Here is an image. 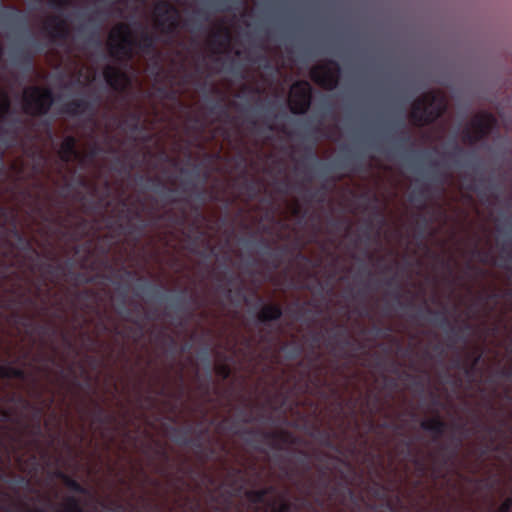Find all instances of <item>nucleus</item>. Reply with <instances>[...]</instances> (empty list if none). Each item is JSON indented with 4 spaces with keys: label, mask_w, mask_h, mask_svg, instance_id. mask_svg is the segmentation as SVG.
Segmentation results:
<instances>
[{
    "label": "nucleus",
    "mask_w": 512,
    "mask_h": 512,
    "mask_svg": "<svg viewBox=\"0 0 512 512\" xmlns=\"http://www.w3.org/2000/svg\"><path fill=\"white\" fill-rule=\"evenodd\" d=\"M227 483L231 490L220 495L208 490L207 508L203 512H301L303 509L324 512L321 507L325 506L323 493L328 486L327 482L314 498L317 507L305 496L287 499L286 495H282L280 500L266 501L265 492L261 489L244 491L245 477L241 468L228 469Z\"/></svg>",
    "instance_id": "f257e3e1"
},
{
    "label": "nucleus",
    "mask_w": 512,
    "mask_h": 512,
    "mask_svg": "<svg viewBox=\"0 0 512 512\" xmlns=\"http://www.w3.org/2000/svg\"><path fill=\"white\" fill-rule=\"evenodd\" d=\"M281 472L286 479L293 481L294 486L302 493L301 496L307 497L316 507L314 498L327 482L328 486L323 493L325 506L321 507L324 512H410L399 495L390 498L384 487L378 483L372 490L374 496L381 501L379 505L366 502L362 497L358 498L354 491L347 486L334 485L330 487L327 470L324 468L319 469V477L316 481L309 482L296 479L298 472L294 468L282 466ZM301 512L310 511L303 509Z\"/></svg>",
    "instance_id": "f03ea898"
},
{
    "label": "nucleus",
    "mask_w": 512,
    "mask_h": 512,
    "mask_svg": "<svg viewBox=\"0 0 512 512\" xmlns=\"http://www.w3.org/2000/svg\"><path fill=\"white\" fill-rule=\"evenodd\" d=\"M110 39H119L116 44L110 45L111 56L126 63L135 57V48L143 54L150 55L155 52L157 38L148 31H142L140 40L132 36L131 29L126 24H119L110 34Z\"/></svg>",
    "instance_id": "7ed1b4c3"
},
{
    "label": "nucleus",
    "mask_w": 512,
    "mask_h": 512,
    "mask_svg": "<svg viewBox=\"0 0 512 512\" xmlns=\"http://www.w3.org/2000/svg\"><path fill=\"white\" fill-rule=\"evenodd\" d=\"M445 110L444 98L435 92H427L413 102L410 117L416 125H428L440 118Z\"/></svg>",
    "instance_id": "20e7f679"
},
{
    "label": "nucleus",
    "mask_w": 512,
    "mask_h": 512,
    "mask_svg": "<svg viewBox=\"0 0 512 512\" xmlns=\"http://www.w3.org/2000/svg\"><path fill=\"white\" fill-rule=\"evenodd\" d=\"M54 102V93L50 88L30 86L23 91L22 109L26 115L32 117L45 116L49 113Z\"/></svg>",
    "instance_id": "39448f33"
},
{
    "label": "nucleus",
    "mask_w": 512,
    "mask_h": 512,
    "mask_svg": "<svg viewBox=\"0 0 512 512\" xmlns=\"http://www.w3.org/2000/svg\"><path fill=\"white\" fill-rule=\"evenodd\" d=\"M11 101L7 93H0V122L6 124L2 129V133L5 136L4 142L8 147L16 145L19 141L21 134L25 130V123L19 116L12 115Z\"/></svg>",
    "instance_id": "423d86ee"
},
{
    "label": "nucleus",
    "mask_w": 512,
    "mask_h": 512,
    "mask_svg": "<svg viewBox=\"0 0 512 512\" xmlns=\"http://www.w3.org/2000/svg\"><path fill=\"white\" fill-rule=\"evenodd\" d=\"M339 75L340 66L334 60H329L323 65H316L310 70L311 80L326 90H333L337 87Z\"/></svg>",
    "instance_id": "0eeeda50"
},
{
    "label": "nucleus",
    "mask_w": 512,
    "mask_h": 512,
    "mask_svg": "<svg viewBox=\"0 0 512 512\" xmlns=\"http://www.w3.org/2000/svg\"><path fill=\"white\" fill-rule=\"evenodd\" d=\"M312 103V87L306 80L296 81L291 86L290 111L295 115L308 112Z\"/></svg>",
    "instance_id": "6e6552de"
},
{
    "label": "nucleus",
    "mask_w": 512,
    "mask_h": 512,
    "mask_svg": "<svg viewBox=\"0 0 512 512\" xmlns=\"http://www.w3.org/2000/svg\"><path fill=\"white\" fill-rule=\"evenodd\" d=\"M157 24L166 34H173L179 27V11L167 1H160L155 6Z\"/></svg>",
    "instance_id": "1a4fd4ad"
},
{
    "label": "nucleus",
    "mask_w": 512,
    "mask_h": 512,
    "mask_svg": "<svg viewBox=\"0 0 512 512\" xmlns=\"http://www.w3.org/2000/svg\"><path fill=\"white\" fill-rule=\"evenodd\" d=\"M103 77L107 85L119 94L126 93L131 86L130 76L118 67L107 65L103 70Z\"/></svg>",
    "instance_id": "9d476101"
},
{
    "label": "nucleus",
    "mask_w": 512,
    "mask_h": 512,
    "mask_svg": "<svg viewBox=\"0 0 512 512\" xmlns=\"http://www.w3.org/2000/svg\"><path fill=\"white\" fill-rule=\"evenodd\" d=\"M52 43L66 41L70 36V29L65 19L60 16H52L43 27Z\"/></svg>",
    "instance_id": "9b49d317"
},
{
    "label": "nucleus",
    "mask_w": 512,
    "mask_h": 512,
    "mask_svg": "<svg viewBox=\"0 0 512 512\" xmlns=\"http://www.w3.org/2000/svg\"><path fill=\"white\" fill-rule=\"evenodd\" d=\"M31 270H38L42 274L43 282L48 281L50 284H58L61 277L65 275V267L61 263H52L41 261L32 264Z\"/></svg>",
    "instance_id": "f8f14e48"
},
{
    "label": "nucleus",
    "mask_w": 512,
    "mask_h": 512,
    "mask_svg": "<svg viewBox=\"0 0 512 512\" xmlns=\"http://www.w3.org/2000/svg\"><path fill=\"white\" fill-rule=\"evenodd\" d=\"M94 111L95 104L85 98L71 100L65 103L60 109V113L72 117L80 116L85 113H89L93 116Z\"/></svg>",
    "instance_id": "ddd939ff"
},
{
    "label": "nucleus",
    "mask_w": 512,
    "mask_h": 512,
    "mask_svg": "<svg viewBox=\"0 0 512 512\" xmlns=\"http://www.w3.org/2000/svg\"><path fill=\"white\" fill-rule=\"evenodd\" d=\"M495 124L496 119L494 116L485 113L477 115L473 118L471 121V128L473 129L479 141H482L489 136Z\"/></svg>",
    "instance_id": "4468645a"
},
{
    "label": "nucleus",
    "mask_w": 512,
    "mask_h": 512,
    "mask_svg": "<svg viewBox=\"0 0 512 512\" xmlns=\"http://www.w3.org/2000/svg\"><path fill=\"white\" fill-rule=\"evenodd\" d=\"M58 155L60 160L66 164L80 157L75 136L68 135L64 138L60 145Z\"/></svg>",
    "instance_id": "2eb2a0df"
},
{
    "label": "nucleus",
    "mask_w": 512,
    "mask_h": 512,
    "mask_svg": "<svg viewBox=\"0 0 512 512\" xmlns=\"http://www.w3.org/2000/svg\"><path fill=\"white\" fill-rule=\"evenodd\" d=\"M461 445L462 438H458L455 441L454 447H450L449 444H440L436 453L431 456L434 462H437L444 467L457 455L458 449Z\"/></svg>",
    "instance_id": "dca6fc26"
},
{
    "label": "nucleus",
    "mask_w": 512,
    "mask_h": 512,
    "mask_svg": "<svg viewBox=\"0 0 512 512\" xmlns=\"http://www.w3.org/2000/svg\"><path fill=\"white\" fill-rule=\"evenodd\" d=\"M244 433L247 435L260 434L265 440L271 442V446L275 449H280L279 444H285L289 441L290 434L285 431H265L260 432L253 429H245Z\"/></svg>",
    "instance_id": "f3484780"
},
{
    "label": "nucleus",
    "mask_w": 512,
    "mask_h": 512,
    "mask_svg": "<svg viewBox=\"0 0 512 512\" xmlns=\"http://www.w3.org/2000/svg\"><path fill=\"white\" fill-rule=\"evenodd\" d=\"M420 427L427 432L433 434L432 441L439 442L440 438L444 435L447 429V423L443 421L439 416L423 420L420 423Z\"/></svg>",
    "instance_id": "a211bd4d"
},
{
    "label": "nucleus",
    "mask_w": 512,
    "mask_h": 512,
    "mask_svg": "<svg viewBox=\"0 0 512 512\" xmlns=\"http://www.w3.org/2000/svg\"><path fill=\"white\" fill-rule=\"evenodd\" d=\"M172 431L177 434V436L175 437V441L180 444V445H184V446H193L198 452H203L204 451V445H203V441H202V436H203V431L200 432L199 436L196 437V438H189L188 437V433L189 431L188 430H181V429H178V428H172Z\"/></svg>",
    "instance_id": "6ab92c4d"
},
{
    "label": "nucleus",
    "mask_w": 512,
    "mask_h": 512,
    "mask_svg": "<svg viewBox=\"0 0 512 512\" xmlns=\"http://www.w3.org/2000/svg\"><path fill=\"white\" fill-rule=\"evenodd\" d=\"M282 315L283 311L279 304H266L257 314V320L261 324H267L271 321H278Z\"/></svg>",
    "instance_id": "aec40b11"
},
{
    "label": "nucleus",
    "mask_w": 512,
    "mask_h": 512,
    "mask_svg": "<svg viewBox=\"0 0 512 512\" xmlns=\"http://www.w3.org/2000/svg\"><path fill=\"white\" fill-rule=\"evenodd\" d=\"M426 312L430 315H432L431 322L442 328L443 330L449 329L452 336L450 339H452L454 336L458 335V332L460 329L456 328L455 326H452L449 318L446 315L445 311H435L430 308L426 309Z\"/></svg>",
    "instance_id": "412c9836"
},
{
    "label": "nucleus",
    "mask_w": 512,
    "mask_h": 512,
    "mask_svg": "<svg viewBox=\"0 0 512 512\" xmlns=\"http://www.w3.org/2000/svg\"><path fill=\"white\" fill-rule=\"evenodd\" d=\"M56 477L62 481V483L72 492L79 494V495H88L89 490L80 484L77 480H75L73 477L69 476L68 474L57 471Z\"/></svg>",
    "instance_id": "4be33fe9"
},
{
    "label": "nucleus",
    "mask_w": 512,
    "mask_h": 512,
    "mask_svg": "<svg viewBox=\"0 0 512 512\" xmlns=\"http://www.w3.org/2000/svg\"><path fill=\"white\" fill-rule=\"evenodd\" d=\"M56 512H87L81 503V500L74 496L68 495L64 498L61 507Z\"/></svg>",
    "instance_id": "5701e85b"
},
{
    "label": "nucleus",
    "mask_w": 512,
    "mask_h": 512,
    "mask_svg": "<svg viewBox=\"0 0 512 512\" xmlns=\"http://www.w3.org/2000/svg\"><path fill=\"white\" fill-rule=\"evenodd\" d=\"M9 231L11 235L15 238V240L18 242L19 247L21 249L30 251L36 258L39 257V253L36 249L33 248L31 241L17 229L15 223L9 229Z\"/></svg>",
    "instance_id": "b1692460"
},
{
    "label": "nucleus",
    "mask_w": 512,
    "mask_h": 512,
    "mask_svg": "<svg viewBox=\"0 0 512 512\" xmlns=\"http://www.w3.org/2000/svg\"><path fill=\"white\" fill-rule=\"evenodd\" d=\"M0 378L24 380L26 373L23 369L14 367L10 364L0 365Z\"/></svg>",
    "instance_id": "393cba45"
},
{
    "label": "nucleus",
    "mask_w": 512,
    "mask_h": 512,
    "mask_svg": "<svg viewBox=\"0 0 512 512\" xmlns=\"http://www.w3.org/2000/svg\"><path fill=\"white\" fill-rule=\"evenodd\" d=\"M90 223L85 218H80L74 225L73 237L76 241L86 238L89 234Z\"/></svg>",
    "instance_id": "a878e982"
},
{
    "label": "nucleus",
    "mask_w": 512,
    "mask_h": 512,
    "mask_svg": "<svg viewBox=\"0 0 512 512\" xmlns=\"http://www.w3.org/2000/svg\"><path fill=\"white\" fill-rule=\"evenodd\" d=\"M92 420L93 423L107 424L111 423L114 420V417L106 413L105 409L99 404H95L94 410L92 412Z\"/></svg>",
    "instance_id": "bb28decb"
},
{
    "label": "nucleus",
    "mask_w": 512,
    "mask_h": 512,
    "mask_svg": "<svg viewBox=\"0 0 512 512\" xmlns=\"http://www.w3.org/2000/svg\"><path fill=\"white\" fill-rule=\"evenodd\" d=\"M138 285L135 289V295L140 296L141 294H157L160 291V287L148 282L143 277L138 278Z\"/></svg>",
    "instance_id": "cd10ccee"
},
{
    "label": "nucleus",
    "mask_w": 512,
    "mask_h": 512,
    "mask_svg": "<svg viewBox=\"0 0 512 512\" xmlns=\"http://www.w3.org/2000/svg\"><path fill=\"white\" fill-rule=\"evenodd\" d=\"M261 491L265 492V500L271 501V500H280V497L282 495H286L287 499H291L289 497V491L285 490L281 493H278L277 487L274 485H268L266 487L261 488Z\"/></svg>",
    "instance_id": "c85d7f7f"
},
{
    "label": "nucleus",
    "mask_w": 512,
    "mask_h": 512,
    "mask_svg": "<svg viewBox=\"0 0 512 512\" xmlns=\"http://www.w3.org/2000/svg\"><path fill=\"white\" fill-rule=\"evenodd\" d=\"M133 218L138 220L140 223L137 225L129 224L128 225L129 229L131 231H136L138 233V236H140L143 233V231L146 229L148 224L142 219V214H141V211H139V210H136L133 212Z\"/></svg>",
    "instance_id": "c756f323"
},
{
    "label": "nucleus",
    "mask_w": 512,
    "mask_h": 512,
    "mask_svg": "<svg viewBox=\"0 0 512 512\" xmlns=\"http://www.w3.org/2000/svg\"><path fill=\"white\" fill-rule=\"evenodd\" d=\"M122 299H121V306L117 309V312L122 315L126 320L132 321L135 324H138L137 320H133L131 317V311L125 307L126 305V295L127 290L123 289L122 293Z\"/></svg>",
    "instance_id": "7c9ffc66"
},
{
    "label": "nucleus",
    "mask_w": 512,
    "mask_h": 512,
    "mask_svg": "<svg viewBox=\"0 0 512 512\" xmlns=\"http://www.w3.org/2000/svg\"><path fill=\"white\" fill-rule=\"evenodd\" d=\"M149 182L153 184V190L157 193H161L162 191H166L168 193H174V189H170L166 186V184L158 177H153L148 179Z\"/></svg>",
    "instance_id": "2f4dec72"
},
{
    "label": "nucleus",
    "mask_w": 512,
    "mask_h": 512,
    "mask_svg": "<svg viewBox=\"0 0 512 512\" xmlns=\"http://www.w3.org/2000/svg\"><path fill=\"white\" fill-rule=\"evenodd\" d=\"M462 140H463V142H465V143H467L469 145H475L478 142H480L471 127H466L463 130V132H462Z\"/></svg>",
    "instance_id": "473e14b6"
},
{
    "label": "nucleus",
    "mask_w": 512,
    "mask_h": 512,
    "mask_svg": "<svg viewBox=\"0 0 512 512\" xmlns=\"http://www.w3.org/2000/svg\"><path fill=\"white\" fill-rule=\"evenodd\" d=\"M105 512H126V506L119 501H111L102 504Z\"/></svg>",
    "instance_id": "72a5a7b5"
},
{
    "label": "nucleus",
    "mask_w": 512,
    "mask_h": 512,
    "mask_svg": "<svg viewBox=\"0 0 512 512\" xmlns=\"http://www.w3.org/2000/svg\"><path fill=\"white\" fill-rule=\"evenodd\" d=\"M399 125L402 128L401 135L397 140L399 147H403L405 145L412 144V137H411L410 133L407 130H405L404 122L400 121Z\"/></svg>",
    "instance_id": "f704fd0d"
},
{
    "label": "nucleus",
    "mask_w": 512,
    "mask_h": 512,
    "mask_svg": "<svg viewBox=\"0 0 512 512\" xmlns=\"http://www.w3.org/2000/svg\"><path fill=\"white\" fill-rule=\"evenodd\" d=\"M215 372L222 380H226L231 375V368L227 363H219L215 367Z\"/></svg>",
    "instance_id": "c9c22d12"
},
{
    "label": "nucleus",
    "mask_w": 512,
    "mask_h": 512,
    "mask_svg": "<svg viewBox=\"0 0 512 512\" xmlns=\"http://www.w3.org/2000/svg\"><path fill=\"white\" fill-rule=\"evenodd\" d=\"M15 58L18 62L25 63L28 67L32 66L33 56L29 52L21 50L16 54Z\"/></svg>",
    "instance_id": "e433bc0d"
},
{
    "label": "nucleus",
    "mask_w": 512,
    "mask_h": 512,
    "mask_svg": "<svg viewBox=\"0 0 512 512\" xmlns=\"http://www.w3.org/2000/svg\"><path fill=\"white\" fill-rule=\"evenodd\" d=\"M36 330H37V333L41 336V337H47L48 335H55L56 334V329L51 327L50 325L48 324H45V325H39L36 327Z\"/></svg>",
    "instance_id": "4c0bfd02"
},
{
    "label": "nucleus",
    "mask_w": 512,
    "mask_h": 512,
    "mask_svg": "<svg viewBox=\"0 0 512 512\" xmlns=\"http://www.w3.org/2000/svg\"><path fill=\"white\" fill-rule=\"evenodd\" d=\"M302 347L297 344H293L286 352V357L288 359L294 360L298 358L302 354Z\"/></svg>",
    "instance_id": "58836bf2"
},
{
    "label": "nucleus",
    "mask_w": 512,
    "mask_h": 512,
    "mask_svg": "<svg viewBox=\"0 0 512 512\" xmlns=\"http://www.w3.org/2000/svg\"><path fill=\"white\" fill-rule=\"evenodd\" d=\"M299 454H300L299 463L303 467V473L302 474H306L311 469L309 455L306 452H304V451H300Z\"/></svg>",
    "instance_id": "ea45409f"
},
{
    "label": "nucleus",
    "mask_w": 512,
    "mask_h": 512,
    "mask_svg": "<svg viewBox=\"0 0 512 512\" xmlns=\"http://www.w3.org/2000/svg\"><path fill=\"white\" fill-rule=\"evenodd\" d=\"M11 217V213L8 208L4 206H0V229H4L9 218Z\"/></svg>",
    "instance_id": "a19ab883"
},
{
    "label": "nucleus",
    "mask_w": 512,
    "mask_h": 512,
    "mask_svg": "<svg viewBox=\"0 0 512 512\" xmlns=\"http://www.w3.org/2000/svg\"><path fill=\"white\" fill-rule=\"evenodd\" d=\"M70 3V0H48L49 6L56 10H63L67 8Z\"/></svg>",
    "instance_id": "79ce46f5"
},
{
    "label": "nucleus",
    "mask_w": 512,
    "mask_h": 512,
    "mask_svg": "<svg viewBox=\"0 0 512 512\" xmlns=\"http://www.w3.org/2000/svg\"><path fill=\"white\" fill-rule=\"evenodd\" d=\"M310 158L315 161L316 165L321 169L323 173H327L330 171L331 165L328 163H323L319 161L316 154L314 152L310 153Z\"/></svg>",
    "instance_id": "37998d69"
},
{
    "label": "nucleus",
    "mask_w": 512,
    "mask_h": 512,
    "mask_svg": "<svg viewBox=\"0 0 512 512\" xmlns=\"http://www.w3.org/2000/svg\"><path fill=\"white\" fill-rule=\"evenodd\" d=\"M512 510V497H507L497 508L496 512H511Z\"/></svg>",
    "instance_id": "c03bdc74"
},
{
    "label": "nucleus",
    "mask_w": 512,
    "mask_h": 512,
    "mask_svg": "<svg viewBox=\"0 0 512 512\" xmlns=\"http://www.w3.org/2000/svg\"><path fill=\"white\" fill-rule=\"evenodd\" d=\"M93 296L91 289H84L75 293V298L79 301L89 300Z\"/></svg>",
    "instance_id": "a18cd8bd"
},
{
    "label": "nucleus",
    "mask_w": 512,
    "mask_h": 512,
    "mask_svg": "<svg viewBox=\"0 0 512 512\" xmlns=\"http://www.w3.org/2000/svg\"><path fill=\"white\" fill-rule=\"evenodd\" d=\"M480 358H481V355H477V356H475L472 365H470V366H467V365L463 366L464 374L467 377H471L473 375L474 368L478 364V362L480 361Z\"/></svg>",
    "instance_id": "49530a36"
},
{
    "label": "nucleus",
    "mask_w": 512,
    "mask_h": 512,
    "mask_svg": "<svg viewBox=\"0 0 512 512\" xmlns=\"http://www.w3.org/2000/svg\"><path fill=\"white\" fill-rule=\"evenodd\" d=\"M464 154H465L464 149L457 144H455L453 149L449 152V156L451 158H455V159L462 157Z\"/></svg>",
    "instance_id": "de8ad7c7"
},
{
    "label": "nucleus",
    "mask_w": 512,
    "mask_h": 512,
    "mask_svg": "<svg viewBox=\"0 0 512 512\" xmlns=\"http://www.w3.org/2000/svg\"><path fill=\"white\" fill-rule=\"evenodd\" d=\"M9 512H45V511L42 509H39V508L31 509L27 505H21V506H16Z\"/></svg>",
    "instance_id": "09e8293b"
},
{
    "label": "nucleus",
    "mask_w": 512,
    "mask_h": 512,
    "mask_svg": "<svg viewBox=\"0 0 512 512\" xmlns=\"http://www.w3.org/2000/svg\"><path fill=\"white\" fill-rule=\"evenodd\" d=\"M216 109H220V113H221L222 115L228 116V110H227V108H226V107H224V106L221 104V102H215V103H213V104L211 105V107H210V111H211V112H215V111H216Z\"/></svg>",
    "instance_id": "8fccbe9b"
},
{
    "label": "nucleus",
    "mask_w": 512,
    "mask_h": 512,
    "mask_svg": "<svg viewBox=\"0 0 512 512\" xmlns=\"http://www.w3.org/2000/svg\"><path fill=\"white\" fill-rule=\"evenodd\" d=\"M432 174H433V180H435L436 182L440 183L441 185L445 184L446 176L444 174L440 173L436 169H433Z\"/></svg>",
    "instance_id": "3c124183"
},
{
    "label": "nucleus",
    "mask_w": 512,
    "mask_h": 512,
    "mask_svg": "<svg viewBox=\"0 0 512 512\" xmlns=\"http://www.w3.org/2000/svg\"><path fill=\"white\" fill-rule=\"evenodd\" d=\"M411 201H419L422 204L424 203V192L423 191H413L410 196Z\"/></svg>",
    "instance_id": "603ef678"
},
{
    "label": "nucleus",
    "mask_w": 512,
    "mask_h": 512,
    "mask_svg": "<svg viewBox=\"0 0 512 512\" xmlns=\"http://www.w3.org/2000/svg\"><path fill=\"white\" fill-rule=\"evenodd\" d=\"M100 151L101 148L99 147V145L94 144L87 153V157L89 159H94L100 153Z\"/></svg>",
    "instance_id": "864d4df0"
},
{
    "label": "nucleus",
    "mask_w": 512,
    "mask_h": 512,
    "mask_svg": "<svg viewBox=\"0 0 512 512\" xmlns=\"http://www.w3.org/2000/svg\"><path fill=\"white\" fill-rule=\"evenodd\" d=\"M20 301L22 303H25V304H28V305H31V306H35L36 305L35 299L32 298V297H28L25 294H21L20 295Z\"/></svg>",
    "instance_id": "5fc2aeb1"
},
{
    "label": "nucleus",
    "mask_w": 512,
    "mask_h": 512,
    "mask_svg": "<svg viewBox=\"0 0 512 512\" xmlns=\"http://www.w3.org/2000/svg\"><path fill=\"white\" fill-rule=\"evenodd\" d=\"M130 117H131V120L133 122L131 124V129L134 130V131L138 130L140 116L138 114H132Z\"/></svg>",
    "instance_id": "6e6d98bb"
},
{
    "label": "nucleus",
    "mask_w": 512,
    "mask_h": 512,
    "mask_svg": "<svg viewBox=\"0 0 512 512\" xmlns=\"http://www.w3.org/2000/svg\"><path fill=\"white\" fill-rule=\"evenodd\" d=\"M222 34L217 32L215 34H213L212 38H211V41L210 43L212 45H218V46H223L224 43L223 42H220L219 39L221 38Z\"/></svg>",
    "instance_id": "4d7b16f0"
},
{
    "label": "nucleus",
    "mask_w": 512,
    "mask_h": 512,
    "mask_svg": "<svg viewBox=\"0 0 512 512\" xmlns=\"http://www.w3.org/2000/svg\"><path fill=\"white\" fill-rule=\"evenodd\" d=\"M473 255L480 258L481 262L486 263L487 254L482 252L480 249L475 248L473 251Z\"/></svg>",
    "instance_id": "13d9d810"
},
{
    "label": "nucleus",
    "mask_w": 512,
    "mask_h": 512,
    "mask_svg": "<svg viewBox=\"0 0 512 512\" xmlns=\"http://www.w3.org/2000/svg\"><path fill=\"white\" fill-rule=\"evenodd\" d=\"M22 326L29 329L33 326V318L30 316H26L23 318V321L21 322Z\"/></svg>",
    "instance_id": "bf43d9fd"
},
{
    "label": "nucleus",
    "mask_w": 512,
    "mask_h": 512,
    "mask_svg": "<svg viewBox=\"0 0 512 512\" xmlns=\"http://www.w3.org/2000/svg\"><path fill=\"white\" fill-rule=\"evenodd\" d=\"M499 375L503 378L509 379L512 377V369L503 368L500 370Z\"/></svg>",
    "instance_id": "052dcab7"
},
{
    "label": "nucleus",
    "mask_w": 512,
    "mask_h": 512,
    "mask_svg": "<svg viewBox=\"0 0 512 512\" xmlns=\"http://www.w3.org/2000/svg\"><path fill=\"white\" fill-rule=\"evenodd\" d=\"M261 244L263 245V248H264V252H263L264 254H269L270 256L274 255L271 250L270 245L266 241L262 240Z\"/></svg>",
    "instance_id": "680f3d73"
},
{
    "label": "nucleus",
    "mask_w": 512,
    "mask_h": 512,
    "mask_svg": "<svg viewBox=\"0 0 512 512\" xmlns=\"http://www.w3.org/2000/svg\"><path fill=\"white\" fill-rule=\"evenodd\" d=\"M310 198L311 199H317L319 202H323L324 201V193L320 194L319 191H316V192L311 194Z\"/></svg>",
    "instance_id": "e2e57ef3"
},
{
    "label": "nucleus",
    "mask_w": 512,
    "mask_h": 512,
    "mask_svg": "<svg viewBox=\"0 0 512 512\" xmlns=\"http://www.w3.org/2000/svg\"><path fill=\"white\" fill-rule=\"evenodd\" d=\"M185 293L186 291H183L181 292L180 295H178L177 297H175V303H176V307H180V303H182L185 299Z\"/></svg>",
    "instance_id": "0e129e2a"
},
{
    "label": "nucleus",
    "mask_w": 512,
    "mask_h": 512,
    "mask_svg": "<svg viewBox=\"0 0 512 512\" xmlns=\"http://www.w3.org/2000/svg\"><path fill=\"white\" fill-rule=\"evenodd\" d=\"M245 187L247 188V190L252 194L254 195L256 193V186L254 183H245Z\"/></svg>",
    "instance_id": "69168bd1"
},
{
    "label": "nucleus",
    "mask_w": 512,
    "mask_h": 512,
    "mask_svg": "<svg viewBox=\"0 0 512 512\" xmlns=\"http://www.w3.org/2000/svg\"><path fill=\"white\" fill-rule=\"evenodd\" d=\"M206 195H207V191L206 190H200L197 192V199L200 200V201H204L205 198H206Z\"/></svg>",
    "instance_id": "338daca9"
},
{
    "label": "nucleus",
    "mask_w": 512,
    "mask_h": 512,
    "mask_svg": "<svg viewBox=\"0 0 512 512\" xmlns=\"http://www.w3.org/2000/svg\"><path fill=\"white\" fill-rule=\"evenodd\" d=\"M352 344L353 341L350 338L345 337L344 340L342 341V349L350 347Z\"/></svg>",
    "instance_id": "774afa93"
}]
</instances>
